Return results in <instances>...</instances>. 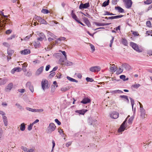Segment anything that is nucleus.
Wrapping results in <instances>:
<instances>
[{
	"instance_id": "1",
	"label": "nucleus",
	"mask_w": 152,
	"mask_h": 152,
	"mask_svg": "<svg viewBox=\"0 0 152 152\" xmlns=\"http://www.w3.org/2000/svg\"><path fill=\"white\" fill-rule=\"evenodd\" d=\"M129 117V116L127 117L126 120L124 121L118 129V132L119 133V134H121L122 132H123L125 129H126L128 126H129L128 128L129 127V126H130L132 124L133 120V118L132 117L130 118L129 119L128 122L126 123V121Z\"/></svg>"
},
{
	"instance_id": "2",
	"label": "nucleus",
	"mask_w": 152,
	"mask_h": 152,
	"mask_svg": "<svg viewBox=\"0 0 152 152\" xmlns=\"http://www.w3.org/2000/svg\"><path fill=\"white\" fill-rule=\"evenodd\" d=\"M130 45L134 50L138 52H142L143 50V49L142 47H139L134 42H130Z\"/></svg>"
},
{
	"instance_id": "3",
	"label": "nucleus",
	"mask_w": 152,
	"mask_h": 152,
	"mask_svg": "<svg viewBox=\"0 0 152 152\" xmlns=\"http://www.w3.org/2000/svg\"><path fill=\"white\" fill-rule=\"evenodd\" d=\"M56 126L55 124L53 123L50 124L48 128V133H50L54 131L56 129Z\"/></svg>"
},
{
	"instance_id": "4",
	"label": "nucleus",
	"mask_w": 152,
	"mask_h": 152,
	"mask_svg": "<svg viewBox=\"0 0 152 152\" xmlns=\"http://www.w3.org/2000/svg\"><path fill=\"white\" fill-rule=\"evenodd\" d=\"M41 84L42 88L44 90L49 87L48 82L47 80H43L41 82Z\"/></svg>"
},
{
	"instance_id": "5",
	"label": "nucleus",
	"mask_w": 152,
	"mask_h": 152,
	"mask_svg": "<svg viewBox=\"0 0 152 152\" xmlns=\"http://www.w3.org/2000/svg\"><path fill=\"white\" fill-rule=\"evenodd\" d=\"M125 3L126 8H129L131 7L132 2L131 0H123Z\"/></svg>"
},
{
	"instance_id": "6",
	"label": "nucleus",
	"mask_w": 152,
	"mask_h": 152,
	"mask_svg": "<svg viewBox=\"0 0 152 152\" xmlns=\"http://www.w3.org/2000/svg\"><path fill=\"white\" fill-rule=\"evenodd\" d=\"M10 20L9 19H6L5 20H2V21L0 20V27L4 28L5 26V24H8Z\"/></svg>"
},
{
	"instance_id": "7",
	"label": "nucleus",
	"mask_w": 152,
	"mask_h": 152,
	"mask_svg": "<svg viewBox=\"0 0 152 152\" xmlns=\"http://www.w3.org/2000/svg\"><path fill=\"white\" fill-rule=\"evenodd\" d=\"M119 115V114L118 113L113 111L110 113V116L112 118L116 119L118 117Z\"/></svg>"
},
{
	"instance_id": "8",
	"label": "nucleus",
	"mask_w": 152,
	"mask_h": 152,
	"mask_svg": "<svg viewBox=\"0 0 152 152\" xmlns=\"http://www.w3.org/2000/svg\"><path fill=\"white\" fill-rule=\"evenodd\" d=\"M89 69L92 72H96L99 71L101 69V68L99 66H95L91 67Z\"/></svg>"
},
{
	"instance_id": "9",
	"label": "nucleus",
	"mask_w": 152,
	"mask_h": 152,
	"mask_svg": "<svg viewBox=\"0 0 152 152\" xmlns=\"http://www.w3.org/2000/svg\"><path fill=\"white\" fill-rule=\"evenodd\" d=\"M26 109L28 110L34 112H42L43 111V110L42 109H36L28 107L26 108Z\"/></svg>"
},
{
	"instance_id": "10",
	"label": "nucleus",
	"mask_w": 152,
	"mask_h": 152,
	"mask_svg": "<svg viewBox=\"0 0 152 152\" xmlns=\"http://www.w3.org/2000/svg\"><path fill=\"white\" fill-rule=\"evenodd\" d=\"M67 58H61L58 61V64L62 66H65Z\"/></svg>"
},
{
	"instance_id": "11",
	"label": "nucleus",
	"mask_w": 152,
	"mask_h": 152,
	"mask_svg": "<svg viewBox=\"0 0 152 152\" xmlns=\"http://www.w3.org/2000/svg\"><path fill=\"white\" fill-rule=\"evenodd\" d=\"M82 16L83 17L82 19L84 22L88 27H90L91 26V24L88 18L86 17H83V15H82Z\"/></svg>"
},
{
	"instance_id": "12",
	"label": "nucleus",
	"mask_w": 152,
	"mask_h": 152,
	"mask_svg": "<svg viewBox=\"0 0 152 152\" xmlns=\"http://www.w3.org/2000/svg\"><path fill=\"white\" fill-rule=\"evenodd\" d=\"M90 6L89 3H86L85 4H81L79 6L80 9H86Z\"/></svg>"
},
{
	"instance_id": "13",
	"label": "nucleus",
	"mask_w": 152,
	"mask_h": 152,
	"mask_svg": "<svg viewBox=\"0 0 152 152\" xmlns=\"http://www.w3.org/2000/svg\"><path fill=\"white\" fill-rule=\"evenodd\" d=\"M44 69L43 66H41L38 69L35 73V75L36 76H38L42 72Z\"/></svg>"
},
{
	"instance_id": "14",
	"label": "nucleus",
	"mask_w": 152,
	"mask_h": 152,
	"mask_svg": "<svg viewBox=\"0 0 152 152\" xmlns=\"http://www.w3.org/2000/svg\"><path fill=\"white\" fill-rule=\"evenodd\" d=\"M37 19L38 21L40 23L45 24H47V22L44 19H42L41 17H37Z\"/></svg>"
},
{
	"instance_id": "15",
	"label": "nucleus",
	"mask_w": 152,
	"mask_h": 152,
	"mask_svg": "<svg viewBox=\"0 0 152 152\" xmlns=\"http://www.w3.org/2000/svg\"><path fill=\"white\" fill-rule=\"evenodd\" d=\"M123 16L122 15H117L114 16L110 17L108 18L107 17H106L105 18L107 19L113 20L115 19L121 18Z\"/></svg>"
},
{
	"instance_id": "16",
	"label": "nucleus",
	"mask_w": 152,
	"mask_h": 152,
	"mask_svg": "<svg viewBox=\"0 0 152 152\" xmlns=\"http://www.w3.org/2000/svg\"><path fill=\"white\" fill-rule=\"evenodd\" d=\"M30 50L27 49H25L24 50L20 51L21 54L24 55L29 54L30 53Z\"/></svg>"
},
{
	"instance_id": "17",
	"label": "nucleus",
	"mask_w": 152,
	"mask_h": 152,
	"mask_svg": "<svg viewBox=\"0 0 152 152\" xmlns=\"http://www.w3.org/2000/svg\"><path fill=\"white\" fill-rule=\"evenodd\" d=\"M26 86L27 87H28L29 88L31 91L32 92H33L34 88H33V86L31 85V84L30 82H27L26 83Z\"/></svg>"
},
{
	"instance_id": "18",
	"label": "nucleus",
	"mask_w": 152,
	"mask_h": 152,
	"mask_svg": "<svg viewBox=\"0 0 152 152\" xmlns=\"http://www.w3.org/2000/svg\"><path fill=\"white\" fill-rule=\"evenodd\" d=\"M117 68V66H115L114 64H112L111 67L110 68V69L111 72H114L116 71V68Z\"/></svg>"
},
{
	"instance_id": "19",
	"label": "nucleus",
	"mask_w": 152,
	"mask_h": 152,
	"mask_svg": "<svg viewBox=\"0 0 152 152\" xmlns=\"http://www.w3.org/2000/svg\"><path fill=\"white\" fill-rule=\"evenodd\" d=\"M87 111V110L83 109L80 110H76L75 112L79 113L80 114L83 115Z\"/></svg>"
},
{
	"instance_id": "20",
	"label": "nucleus",
	"mask_w": 152,
	"mask_h": 152,
	"mask_svg": "<svg viewBox=\"0 0 152 152\" xmlns=\"http://www.w3.org/2000/svg\"><path fill=\"white\" fill-rule=\"evenodd\" d=\"M90 100L88 98H85L81 102L83 104H86L90 102Z\"/></svg>"
},
{
	"instance_id": "21",
	"label": "nucleus",
	"mask_w": 152,
	"mask_h": 152,
	"mask_svg": "<svg viewBox=\"0 0 152 152\" xmlns=\"http://www.w3.org/2000/svg\"><path fill=\"white\" fill-rule=\"evenodd\" d=\"M141 116L142 117V118H145L147 116V115L145 114V111L143 109H141Z\"/></svg>"
},
{
	"instance_id": "22",
	"label": "nucleus",
	"mask_w": 152,
	"mask_h": 152,
	"mask_svg": "<svg viewBox=\"0 0 152 152\" xmlns=\"http://www.w3.org/2000/svg\"><path fill=\"white\" fill-rule=\"evenodd\" d=\"M39 36L40 37L38 38V40L42 41L43 40V39H44L45 38V36L44 35V34L42 33H41L39 34Z\"/></svg>"
},
{
	"instance_id": "23",
	"label": "nucleus",
	"mask_w": 152,
	"mask_h": 152,
	"mask_svg": "<svg viewBox=\"0 0 152 152\" xmlns=\"http://www.w3.org/2000/svg\"><path fill=\"white\" fill-rule=\"evenodd\" d=\"M115 9L117 10L119 12L123 13L124 12V10L121 7H115Z\"/></svg>"
},
{
	"instance_id": "24",
	"label": "nucleus",
	"mask_w": 152,
	"mask_h": 152,
	"mask_svg": "<svg viewBox=\"0 0 152 152\" xmlns=\"http://www.w3.org/2000/svg\"><path fill=\"white\" fill-rule=\"evenodd\" d=\"M13 86V84L12 83H10L7 87L6 91H8L11 90Z\"/></svg>"
},
{
	"instance_id": "25",
	"label": "nucleus",
	"mask_w": 152,
	"mask_h": 152,
	"mask_svg": "<svg viewBox=\"0 0 152 152\" xmlns=\"http://www.w3.org/2000/svg\"><path fill=\"white\" fill-rule=\"evenodd\" d=\"M66 78H67V79H68L70 81L75 82L76 83L78 82L77 80L69 76H67L66 77Z\"/></svg>"
},
{
	"instance_id": "26",
	"label": "nucleus",
	"mask_w": 152,
	"mask_h": 152,
	"mask_svg": "<svg viewBox=\"0 0 152 152\" xmlns=\"http://www.w3.org/2000/svg\"><path fill=\"white\" fill-rule=\"evenodd\" d=\"M116 73L118 75L121 73L123 71V69L121 68H118L116 70Z\"/></svg>"
},
{
	"instance_id": "27",
	"label": "nucleus",
	"mask_w": 152,
	"mask_h": 152,
	"mask_svg": "<svg viewBox=\"0 0 152 152\" xmlns=\"http://www.w3.org/2000/svg\"><path fill=\"white\" fill-rule=\"evenodd\" d=\"M65 66H68L72 65L73 64V63L72 62L70 61H66V63H65Z\"/></svg>"
},
{
	"instance_id": "28",
	"label": "nucleus",
	"mask_w": 152,
	"mask_h": 152,
	"mask_svg": "<svg viewBox=\"0 0 152 152\" xmlns=\"http://www.w3.org/2000/svg\"><path fill=\"white\" fill-rule=\"evenodd\" d=\"M69 88L68 87H63L61 88V90L63 92H65L69 89Z\"/></svg>"
},
{
	"instance_id": "29",
	"label": "nucleus",
	"mask_w": 152,
	"mask_h": 152,
	"mask_svg": "<svg viewBox=\"0 0 152 152\" xmlns=\"http://www.w3.org/2000/svg\"><path fill=\"white\" fill-rule=\"evenodd\" d=\"M3 119L5 125L7 126V117L5 116H3Z\"/></svg>"
},
{
	"instance_id": "30",
	"label": "nucleus",
	"mask_w": 152,
	"mask_h": 152,
	"mask_svg": "<svg viewBox=\"0 0 152 152\" xmlns=\"http://www.w3.org/2000/svg\"><path fill=\"white\" fill-rule=\"evenodd\" d=\"M25 126L24 123L22 124L20 126V129L21 131H24L25 129Z\"/></svg>"
},
{
	"instance_id": "31",
	"label": "nucleus",
	"mask_w": 152,
	"mask_h": 152,
	"mask_svg": "<svg viewBox=\"0 0 152 152\" xmlns=\"http://www.w3.org/2000/svg\"><path fill=\"white\" fill-rule=\"evenodd\" d=\"M120 97L124 99V100L125 101H129V99L128 98V97L127 96L123 95V96H120Z\"/></svg>"
},
{
	"instance_id": "32",
	"label": "nucleus",
	"mask_w": 152,
	"mask_h": 152,
	"mask_svg": "<svg viewBox=\"0 0 152 152\" xmlns=\"http://www.w3.org/2000/svg\"><path fill=\"white\" fill-rule=\"evenodd\" d=\"M109 0H107V1H104L102 4V6L103 7H105L107 6L109 4Z\"/></svg>"
},
{
	"instance_id": "33",
	"label": "nucleus",
	"mask_w": 152,
	"mask_h": 152,
	"mask_svg": "<svg viewBox=\"0 0 152 152\" xmlns=\"http://www.w3.org/2000/svg\"><path fill=\"white\" fill-rule=\"evenodd\" d=\"M72 18L74 19L77 22V21L79 20L76 15H75L74 14L72 13Z\"/></svg>"
},
{
	"instance_id": "34",
	"label": "nucleus",
	"mask_w": 152,
	"mask_h": 152,
	"mask_svg": "<svg viewBox=\"0 0 152 152\" xmlns=\"http://www.w3.org/2000/svg\"><path fill=\"white\" fill-rule=\"evenodd\" d=\"M47 35H48V36L49 37H52L53 38H55V36L54 35V34L50 32H48Z\"/></svg>"
},
{
	"instance_id": "35",
	"label": "nucleus",
	"mask_w": 152,
	"mask_h": 152,
	"mask_svg": "<svg viewBox=\"0 0 152 152\" xmlns=\"http://www.w3.org/2000/svg\"><path fill=\"white\" fill-rule=\"evenodd\" d=\"M0 15L1 16V17H4V19H3V20H5L6 19H8L7 18V16L4 15L3 13L2 12H0ZM3 19V18L2 19Z\"/></svg>"
},
{
	"instance_id": "36",
	"label": "nucleus",
	"mask_w": 152,
	"mask_h": 152,
	"mask_svg": "<svg viewBox=\"0 0 152 152\" xmlns=\"http://www.w3.org/2000/svg\"><path fill=\"white\" fill-rule=\"evenodd\" d=\"M95 24L98 26H104L105 25L104 23L98 22L95 23Z\"/></svg>"
},
{
	"instance_id": "37",
	"label": "nucleus",
	"mask_w": 152,
	"mask_h": 152,
	"mask_svg": "<svg viewBox=\"0 0 152 152\" xmlns=\"http://www.w3.org/2000/svg\"><path fill=\"white\" fill-rule=\"evenodd\" d=\"M41 12L44 14H47L50 12L48 10L46 9H43L41 10Z\"/></svg>"
},
{
	"instance_id": "38",
	"label": "nucleus",
	"mask_w": 152,
	"mask_h": 152,
	"mask_svg": "<svg viewBox=\"0 0 152 152\" xmlns=\"http://www.w3.org/2000/svg\"><path fill=\"white\" fill-rule=\"evenodd\" d=\"M121 42L124 45H127V41L124 39H122Z\"/></svg>"
},
{
	"instance_id": "39",
	"label": "nucleus",
	"mask_w": 152,
	"mask_h": 152,
	"mask_svg": "<svg viewBox=\"0 0 152 152\" xmlns=\"http://www.w3.org/2000/svg\"><path fill=\"white\" fill-rule=\"evenodd\" d=\"M86 81L88 82H92L94 81V80L92 78L88 77H87L86 78Z\"/></svg>"
},
{
	"instance_id": "40",
	"label": "nucleus",
	"mask_w": 152,
	"mask_h": 152,
	"mask_svg": "<svg viewBox=\"0 0 152 152\" xmlns=\"http://www.w3.org/2000/svg\"><path fill=\"white\" fill-rule=\"evenodd\" d=\"M14 51L13 50H9L8 51V53L9 55H11L13 54L14 53Z\"/></svg>"
},
{
	"instance_id": "41",
	"label": "nucleus",
	"mask_w": 152,
	"mask_h": 152,
	"mask_svg": "<svg viewBox=\"0 0 152 152\" xmlns=\"http://www.w3.org/2000/svg\"><path fill=\"white\" fill-rule=\"evenodd\" d=\"M90 46L91 49L93 52H94L95 50L94 46L91 44H90Z\"/></svg>"
},
{
	"instance_id": "42",
	"label": "nucleus",
	"mask_w": 152,
	"mask_h": 152,
	"mask_svg": "<svg viewBox=\"0 0 152 152\" xmlns=\"http://www.w3.org/2000/svg\"><path fill=\"white\" fill-rule=\"evenodd\" d=\"M152 2V0H147L144 2V3L147 4H150Z\"/></svg>"
},
{
	"instance_id": "43",
	"label": "nucleus",
	"mask_w": 152,
	"mask_h": 152,
	"mask_svg": "<svg viewBox=\"0 0 152 152\" xmlns=\"http://www.w3.org/2000/svg\"><path fill=\"white\" fill-rule=\"evenodd\" d=\"M146 25L148 27H151V22L150 21H148L146 22Z\"/></svg>"
},
{
	"instance_id": "44",
	"label": "nucleus",
	"mask_w": 152,
	"mask_h": 152,
	"mask_svg": "<svg viewBox=\"0 0 152 152\" xmlns=\"http://www.w3.org/2000/svg\"><path fill=\"white\" fill-rule=\"evenodd\" d=\"M62 53L63 55L64 56V58H67V55H66V52L64 51H60Z\"/></svg>"
},
{
	"instance_id": "45",
	"label": "nucleus",
	"mask_w": 152,
	"mask_h": 152,
	"mask_svg": "<svg viewBox=\"0 0 152 152\" xmlns=\"http://www.w3.org/2000/svg\"><path fill=\"white\" fill-rule=\"evenodd\" d=\"M33 125V124L32 123L31 124H30L28 126V130H31V129H32V126Z\"/></svg>"
},
{
	"instance_id": "46",
	"label": "nucleus",
	"mask_w": 152,
	"mask_h": 152,
	"mask_svg": "<svg viewBox=\"0 0 152 152\" xmlns=\"http://www.w3.org/2000/svg\"><path fill=\"white\" fill-rule=\"evenodd\" d=\"M140 86V85L138 84H134L132 86L135 88H137Z\"/></svg>"
},
{
	"instance_id": "47",
	"label": "nucleus",
	"mask_w": 152,
	"mask_h": 152,
	"mask_svg": "<svg viewBox=\"0 0 152 152\" xmlns=\"http://www.w3.org/2000/svg\"><path fill=\"white\" fill-rule=\"evenodd\" d=\"M58 132L60 134H64L63 133V130L61 129L60 128H59L58 129Z\"/></svg>"
},
{
	"instance_id": "48",
	"label": "nucleus",
	"mask_w": 152,
	"mask_h": 152,
	"mask_svg": "<svg viewBox=\"0 0 152 152\" xmlns=\"http://www.w3.org/2000/svg\"><path fill=\"white\" fill-rule=\"evenodd\" d=\"M132 32L134 36H138L139 35V34L136 31H132Z\"/></svg>"
},
{
	"instance_id": "49",
	"label": "nucleus",
	"mask_w": 152,
	"mask_h": 152,
	"mask_svg": "<svg viewBox=\"0 0 152 152\" xmlns=\"http://www.w3.org/2000/svg\"><path fill=\"white\" fill-rule=\"evenodd\" d=\"M31 37V34H30L29 35L26 36L24 38V40H27L28 39Z\"/></svg>"
},
{
	"instance_id": "50",
	"label": "nucleus",
	"mask_w": 152,
	"mask_h": 152,
	"mask_svg": "<svg viewBox=\"0 0 152 152\" xmlns=\"http://www.w3.org/2000/svg\"><path fill=\"white\" fill-rule=\"evenodd\" d=\"M50 24L51 25H53L55 24H57V23H56V21H52L50 22Z\"/></svg>"
},
{
	"instance_id": "51",
	"label": "nucleus",
	"mask_w": 152,
	"mask_h": 152,
	"mask_svg": "<svg viewBox=\"0 0 152 152\" xmlns=\"http://www.w3.org/2000/svg\"><path fill=\"white\" fill-rule=\"evenodd\" d=\"M113 92H114L115 93H122L123 92L121 90H118L114 91Z\"/></svg>"
},
{
	"instance_id": "52",
	"label": "nucleus",
	"mask_w": 152,
	"mask_h": 152,
	"mask_svg": "<svg viewBox=\"0 0 152 152\" xmlns=\"http://www.w3.org/2000/svg\"><path fill=\"white\" fill-rule=\"evenodd\" d=\"M125 77L126 76L124 75H121L120 76V78L124 81L126 80H125Z\"/></svg>"
},
{
	"instance_id": "53",
	"label": "nucleus",
	"mask_w": 152,
	"mask_h": 152,
	"mask_svg": "<svg viewBox=\"0 0 152 152\" xmlns=\"http://www.w3.org/2000/svg\"><path fill=\"white\" fill-rule=\"evenodd\" d=\"M56 87H55V86H51V91L53 92H54L56 89Z\"/></svg>"
},
{
	"instance_id": "54",
	"label": "nucleus",
	"mask_w": 152,
	"mask_h": 152,
	"mask_svg": "<svg viewBox=\"0 0 152 152\" xmlns=\"http://www.w3.org/2000/svg\"><path fill=\"white\" fill-rule=\"evenodd\" d=\"M15 35H12V36H11L10 37H9V38H8L7 39V40H10V39H12L13 38H14L15 37Z\"/></svg>"
},
{
	"instance_id": "55",
	"label": "nucleus",
	"mask_w": 152,
	"mask_h": 152,
	"mask_svg": "<svg viewBox=\"0 0 152 152\" xmlns=\"http://www.w3.org/2000/svg\"><path fill=\"white\" fill-rule=\"evenodd\" d=\"M55 121L56 123L58 125H60L61 124V123L60 122L58 119H55Z\"/></svg>"
},
{
	"instance_id": "56",
	"label": "nucleus",
	"mask_w": 152,
	"mask_h": 152,
	"mask_svg": "<svg viewBox=\"0 0 152 152\" xmlns=\"http://www.w3.org/2000/svg\"><path fill=\"white\" fill-rule=\"evenodd\" d=\"M52 48V46H49L48 47H47V48H45V49L46 50H48L50 49H51Z\"/></svg>"
},
{
	"instance_id": "57",
	"label": "nucleus",
	"mask_w": 152,
	"mask_h": 152,
	"mask_svg": "<svg viewBox=\"0 0 152 152\" xmlns=\"http://www.w3.org/2000/svg\"><path fill=\"white\" fill-rule=\"evenodd\" d=\"M130 99L131 100V103L132 105V107H133V105L134 104V100L132 99V98H130Z\"/></svg>"
},
{
	"instance_id": "58",
	"label": "nucleus",
	"mask_w": 152,
	"mask_h": 152,
	"mask_svg": "<svg viewBox=\"0 0 152 152\" xmlns=\"http://www.w3.org/2000/svg\"><path fill=\"white\" fill-rule=\"evenodd\" d=\"M114 38L113 37H112V39L110 41V47H112V44L113 42Z\"/></svg>"
},
{
	"instance_id": "59",
	"label": "nucleus",
	"mask_w": 152,
	"mask_h": 152,
	"mask_svg": "<svg viewBox=\"0 0 152 152\" xmlns=\"http://www.w3.org/2000/svg\"><path fill=\"white\" fill-rule=\"evenodd\" d=\"M152 33V31H147L146 32V34L148 35H150Z\"/></svg>"
},
{
	"instance_id": "60",
	"label": "nucleus",
	"mask_w": 152,
	"mask_h": 152,
	"mask_svg": "<svg viewBox=\"0 0 152 152\" xmlns=\"http://www.w3.org/2000/svg\"><path fill=\"white\" fill-rule=\"evenodd\" d=\"M15 68V71L17 72H19L21 71V69L19 67H16Z\"/></svg>"
},
{
	"instance_id": "61",
	"label": "nucleus",
	"mask_w": 152,
	"mask_h": 152,
	"mask_svg": "<svg viewBox=\"0 0 152 152\" xmlns=\"http://www.w3.org/2000/svg\"><path fill=\"white\" fill-rule=\"evenodd\" d=\"M53 84L54 85V86H55V87H56V88L58 86L57 83L56 81H54L53 82Z\"/></svg>"
},
{
	"instance_id": "62",
	"label": "nucleus",
	"mask_w": 152,
	"mask_h": 152,
	"mask_svg": "<svg viewBox=\"0 0 152 152\" xmlns=\"http://www.w3.org/2000/svg\"><path fill=\"white\" fill-rule=\"evenodd\" d=\"M11 32H12V31L11 30H7L6 31V33L7 34H10L11 33Z\"/></svg>"
},
{
	"instance_id": "63",
	"label": "nucleus",
	"mask_w": 152,
	"mask_h": 152,
	"mask_svg": "<svg viewBox=\"0 0 152 152\" xmlns=\"http://www.w3.org/2000/svg\"><path fill=\"white\" fill-rule=\"evenodd\" d=\"M66 39V38L64 37H61L58 39V40H64Z\"/></svg>"
},
{
	"instance_id": "64",
	"label": "nucleus",
	"mask_w": 152,
	"mask_h": 152,
	"mask_svg": "<svg viewBox=\"0 0 152 152\" xmlns=\"http://www.w3.org/2000/svg\"><path fill=\"white\" fill-rule=\"evenodd\" d=\"M50 67V66L49 65H48L46 66L45 68V70L46 71H48L49 70Z\"/></svg>"
}]
</instances>
